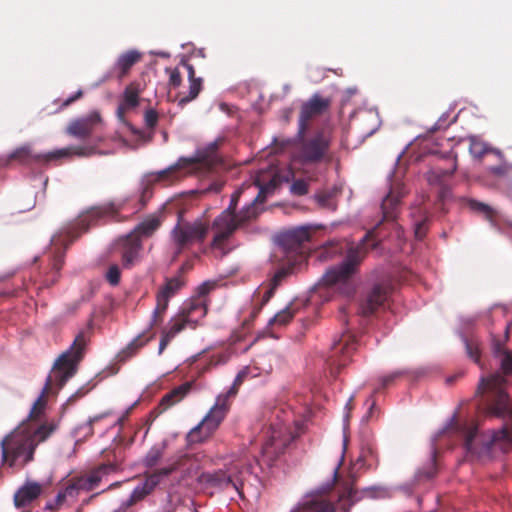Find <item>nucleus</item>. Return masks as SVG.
<instances>
[{"mask_svg": "<svg viewBox=\"0 0 512 512\" xmlns=\"http://www.w3.org/2000/svg\"><path fill=\"white\" fill-rule=\"evenodd\" d=\"M506 379L500 373L482 378L476 390V395L482 397V404L488 416H494L504 421L501 429L492 431L489 440H483L478 434V426L474 421L460 423L453 417L447 430L459 434L464 442L467 453L480 455L497 447L503 452L512 448V402L505 392Z\"/></svg>", "mask_w": 512, "mask_h": 512, "instance_id": "f257e3e1", "label": "nucleus"}, {"mask_svg": "<svg viewBox=\"0 0 512 512\" xmlns=\"http://www.w3.org/2000/svg\"><path fill=\"white\" fill-rule=\"evenodd\" d=\"M404 195L405 188L402 184L397 183L391 186L381 203V220L366 233L359 244L349 248L345 260L340 265L326 271L321 278L320 286L332 288L347 297L354 294L355 285L351 277L365 258L368 252V243L371 242L370 249L376 248L379 242L388 236L384 230H391L397 238H401L403 231L396 219Z\"/></svg>", "mask_w": 512, "mask_h": 512, "instance_id": "f03ea898", "label": "nucleus"}, {"mask_svg": "<svg viewBox=\"0 0 512 512\" xmlns=\"http://www.w3.org/2000/svg\"><path fill=\"white\" fill-rule=\"evenodd\" d=\"M56 429L54 421L44 422L37 427L22 422L0 442L2 463L22 468L32 462L37 446L46 441Z\"/></svg>", "mask_w": 512, "mask_h": 512, "instance_id": "7ed1b4c3", "label": "nucleus"}, {"mask_svg": "<svg viewBox=\"0 0 512 512\" xmlns=\"http://www.w3.org/2000/svg\"><path fill=\"white\" fill-rule=\"evenodd\" d=\"M88 341V334L85 331L79 332L70 348L55 361L41 394L34 402L26 421H24L26 424L33 426L32 422L40 419L41 415L44 413L47 404V396L52 386L55 385L58 389H61L65 383L74 376L78 364L83 358Z\"/></svg>", "mask_w": 512, "mask_h": 512, "instance_id": "20e7f679", "label": "nucleus"}, {"mask_svg": "<svg viewBox=\"0 0 512 512\" xmlns=\"http://www.w3.org/2000/svg\"><path fill=\"white\" fill-rule=\"evenodd\" d=\"M333 140L330 127L318 128L313 132H297L293 158L302 165H317L330 161L329 150Z\"/></svg>", "mask_w": 512, "mask_h": 512, "instance_id": "39448f33", "label": "nucleus"}, {"mask_svg": "<svg viewBox=\"0 0 512 512\" xmlns=\"http://www.w3.org/2000/svg\"><path fill=\"white\" fill-rule=\"evenodd\" d=\"M250 472V467L241 460L225 464L223 468L204 471L198 476L199 485L210 495L234 490L243 498V475Z\"/></svg>", "mask_w": 512, "mask_h": 512, "instance_id": "423d86ee", "label": "nucleus"}, {"mask_svg": "<svg viewBox=\"0 0 512 512\" xmlns=\"http://www.w3.org/2000/svg\"><path fill=\"white\" fill-rule=\"evenodd\" d=\"M331 487L322 488L311 495L306 496L302 502L294 507L290 512H349L356 500L354 495L356 490L353 481L345 482L337 498L333 501L329 492Z\"/></svg>", "mask_w": 512, "mask_h": 512, "instance_id": "0eeeda50", "label": "nucleus"}, {"mask_svg": "<svg viewBox=\"0 0 512 512\" xmlns=\"http://www.w3.org/2000/svg\"><path fill=\"white\" fill-rule=\"evenodd\" d=\"M312 238L311 226H298L277 236L278 251L275 257L284 264L296 266L301 264L310 251Z\"/></svg>", "mask_w": 512, "mask_h": 512, "instance_id": "6e6552de", "label": "nucleus"}, {"mask_svg": "<svg viewBox=\"0 0 512 512\" xmlns=\"http://www.w3.org/2000/svg\"><path fill=\"white\" fill-rule=\"evenodd\" d=\"M120 209L121 207L113 202L91 207L82 213L76 222L66 230L65 237L61 235L54 236L52 243L54 245L63 244L67 246L77 239L81 233L87 232L90 226L96 224L98 220L105 217H113L118 214Z\"/></svg>", "mask_w": 512, "mask_h": 512, "instance_id": "1a4fd4ad", "label": "nucleus"}, {"mask_svg": "<svg viewBox=\"0 0 512 512\" xmlns=\"http://www.w3.org/2000/svg\"><path fill=\"white\" fill-rule=\"evenodd\" d=\"M219 142L214 141L199 151L196 158L180 159L179 162L157 174V180L173 182L179 179V170L181 168L193 167L195 169L211 171L216 166L222 164V159L218 155Z\"/></svg>", "mask_w": 512, "mask_h": 512, "instance_id": "9d476101", "label": "nucleus"}, {"mask_svg": "<svg viewBox=\"0 0 512 512\" xmlns=\"http://www.w3.org/2000/svg\"><path fill=\"white\" fill-rule=\"evenodd\" d=\"M208 234V226L202 221L188 222L181 217L173 227L170 238L174 248L173 260L196 243H202Z\"/></svg>", "mask_w": 512, "mask_h": 512, "instance_id": "9b49d317", "label": "nucleus"}, {"mask_svg": "<svg viewBox=\"0 0 512 512\" xmlns=\"http://www.w3.org/2000/svg\"><path fill=\"white\" fill-rule=\"evenodd\" d=\"M230 407L224 403L223 398H216L214 405L204 418L186 435L189 445L205 442L217 431L226 418Z\"/></svg>", "mask_w": 512, "mask_h": 512, "instance_id": "f8f14e48", "label": "nucleus"}, {"mask_svg": "<svg viewBox=\"0 0 512 512\" xmlns=\"http://www.w3.org/2000/svg\"><path fill=\"white\" fill-rule=\"evenodd\" d=\"M356 347L355 338L348 334L342 335L338 341L333 343L327 359V364L332 374L339 373L340 368L348 363L351 356L356 351Z\"/></svg>", "mask_w": 512, "mask_h": 512, "instance_id": "ddd939ff", "label": "nucleus"}, {"mask_svg": "<svg viewBox=\"0 0 512 512\" xmlns=\"http://www.w3.org/2000/svg\"><path fill=\"white\" fill-rule=\"evenodd\" d=\"M331 105L329 98L314 94L308 101L304 102L300 109L298 130L299 133L308 131L310 122L321 116Z\"/></svg>", "mask_w": 512, "mask_h": 512, "instance_id": "4468645a", "label": "nucleus"}, {"mask_svg": "<svg viewBox=\"0 0 512 512\" xmlns=\"http://www.w3.org/2000/svg\"><path fill=\"white\" fill-rule=\"evenodd\" d=\"M169 475H171V469H156L151 473H145L144 482L134 488L125 502L132 507L149 495Z\"/></svg>", "mask_w": 512, "mask_h": 512, "instance_id": "2eb2a0df", "label": "nucleus"}, {"mask_svg": "<svg viewBox=\"0 0 512 512\" xmlns=\"http://www.w3.org/2000/svg\"><path fill=\"white\" fill-rule=\"evenodd\" d=\"M391 294L389 285H375L363 298L360 303V313L363 316H370L379 309L385 308Z\"/></svg>", "mask_w": 512, "mask_h": 512, "instance_id": "dca6fc26", "label": "nucleus"}, {"mask_svg": "<svg viewBox=\"0 0 512 512\" xmlns=\"http://www.w3.org/2000/svg\"><path fill=\"white\" fill-rule=\"evenodd\" d=\"M292 440L293 437L283 432L282 429H272L270 437L262 446V455L268 461H274L285 451Z\"/></svg>", "mask_w": 512, "mask_h": 512, "instance_id": "f3484780", "label": "nucleus"}, {"mask_svg": "<svg viewBox=\"0 0 512 512\" xmlns=\"http://www.w3.org/2000/svg\"><path fill=\"white\" fill-rule=\"evenodd\" d=\"M102 119L98 112H92L88 116L72 121L67 127V133L71 136L84 139L89 137Z\"/></svg>", "mask_w": 512, "mask_h": 512, "instance_id": "a211bd4d", "label": "nucleus"}, {"mask_svg": "<svg viewBox=\"0 0 512 512\" xmlns=\"http://www.w3.org/2000/svg\"><path fill=\"white\" fill-rule=\"evenodd\" d=\"M142 57V53L135 49L121 53L114 63L111 74L108 77L115 76L118 80H122L129 74L132 67L141 61Z\"/></svg>", "mask_w": 512, "mask_h": 512, "instance_id": "6ab92c4d", "label": "nucleus"}, {"mask_svg": "<svg viewBox=\"0 0 512 512\" xmlns=\"http://www.w3.org/2000/svg\"><path fill=\"white\" fill-rule=\"evenodd\" d=\"M46 154H34L29 144H25L16 148L7 157L0 158V167L7 166L12 162H18L23 165L30 164L31 162L48 163L45 159Z\"/></svg>", "mask_w": 512, "mask_h": 512, "instance_id": "aec40b11", "label": "nucleus"}, {"mask_svg": "<svg viewBox=\"0 0 512 512\" xmlns=\"http://www.w3.org/2000/svg\"><path fill=\"white\" fill-rule=\"evenodd\" d=\"M114 467L110 464H101L87 474L74 476L80 491H92L96 489L102 481L103 476L112 471Z\"/></svg>", "mask_w": 512, "mask_h": 512, "instance_id": "412c9836", "label": "nucleus"}, {"mask_svg": "<svg viewBox=\"0 0 512 512\" xmlns=\"http://www.w3.org/2000/svg\"><path fill=\"white\" fill-rule=\"evenodd\" d=\"M43 485L35 481H26L14 494L16 508H23L35 501L43 492Z\"/></svg>", "mask_w": 512, "mask_h": 512, "instance_id": "4be33fe9", "label": "nucleus"}, {"mask_svg": "<svg viewBox=\"0 0 512 512\" xmlns=\"http://www.w3.org/2000/svg\"><path fill=\"white\" fill-rule=\"evenodd\" d=\"M447 166L434 165L427 173V180L432 185H440L443 181L451 177L457 169L456 158H448Z\"/></svg>", "mask_w": 512, "mask_h": 512, "instance_id": "5701e85b", "label": "nucleus"}, {"mask_svg": "<svg viewBox=\"0 0 512 512\" xmlns=\"http://www.w3.org/2000/svg\"><path fill=\"white\" fill-rule=\"evenodd\" d=\"M142 242L136 236L127 235L122 251V263L125 268H131L139 256Z\"/></svg>", "mask_w": 512, "mask_h": 512, "instance_id": "b1692460", "label": "nucleus"}, {"mask_svg": "<svg viewBox=\"0 0 512 512\" xmlns=\"http://www.w3.org/2000/svg\"><path fill=\"white\" fill-rule=\"evenodd\" d=\"M184 286L185 279L183 276L176 275L168 278L164 286L157 292L156 297L160 299L161 305L165 306V303L169 304L170 298L177 294Z\"/></svg>", "mask_w": 512, "mask_h": 512, "instance_id": "393cba45", "label": "nucleus"}, {"mask_svg": "<svg viewBox=\"0 0 512 512\" xmlns=\"http://www.w3.org/2000/svg\"><path fill=\"white\" fill-rule=\"evenodd\" d=\"M95 152L92 147H66L62 149H57L55 151H51L46 153L44 156L47 161H57L61 158L70 157L72 155H77L81 157H87L93 155Z\"/></svg>", "mask_w": 512, "mask_h": 512, "instance_id": "a878e982", "label": "nucleus"}, {"mask_svg": "<svg viewBox=\"0 0 512 512\" xmlns=\"http://www.w3.org/2000/svg\"><path fill=\"white\" fill-rule=\"evenodd\" d=\"M143 91V86L138 81L128 84L123 93V101L119 109L129 110L139 104V95Z\"/></svg>", "mask_w": 512, "mask_h": 512, "instance_id": "bb28decb", "label": "nucleus"}, {"mask_svg": "<svg viewBox=\"0 0 512 512\" xmlns=\"http://www.w3.org/2000/svg\"><path fill=\"white\" fill-rule=\"evenodd\" d=\"M162 469H171V474L176 471H182L184 475H191L198 469V462L194 455L184 454Z\"/></svg>", "mask_w": 512, "mask_h": 512, "instance_id": "cd10ccee", "label": "nucleus"}, {"mask_svg": "<svg viewBox=\"0 0 512 512\" xmlns=\"http://www.w3.org/2000/svg\"><path fill=\"white\" fill-rule=\"evenodd\" d=\"M193 386V382H185L174 389H172L169 393H167L160 402V407H163V410L173 406L174 404L180 402L191 390Z\"/></svg>", "mask_w": 512, "mask_h": 512, "instance_id": "c85d7f7f", "label": "nucleus"}, {"mask_svg": "<svg viewBox=\"0 0 512 512\" xmlns=\"http://www.w3.org/2000/svg\"><path fill=\"white\" fill-rule=\"evenodd\" d=\"M181 311L183 313L191 312V323L194 328L197 322L207 314V301L201 297H193Z\"/></svg>", "mask_w": 512, "mask_h": 512, "instance_id": "c756f323", "label": "nucleus"}, {"mask_svg": "<svg viewBox=\"0 0 512 512\" xmlns=\"http://www.w3.org/2000/svg\"><path fill=\"white\" fill-rule=\"evenodd\" d=\"M214 226L219 229V232L213 237L211 247L215 249H223L225 242L237 229V225L230 224L225 221L222 224H218L216 218L214 221Z\"/></svg>", "mask_w": 512, "mask_h": 512, "instance_id": "7c9ffc66", "label": "nucleus"}, {"mask_svg": "<svg viewBox=\"0 0 512 512\" xmlns=\"http://www.w3.org/2000/svg\"><path fill=\"white\" fill-rule=\"evenodd\" d=\"M161 222L157 217H149L146 220L142 221L138 224L133 231H131L128 235L136 236L138 239H142V237H150L154 234L156 230L160 227Z\"/></svg>", "mask_w": 512, "mask_h": 512, "instance_id": "2f4dec72", "label": "nucleus"}, {"mask_svg": "<svg viewBox=\"0 0 512 512\" xmlns=\"http://www.w3.org/2000/svg\"><path fill=\"white\" fill-rule=\"evenodd\" d=\"M147 332H143L134 338L127 347L120 353V359L126 360L132 356H134L139 349L144 347L150 340L153 339L154 334L146 335Z\"/></svg>", "mask_w": 512, "mask_h": 512, "instance_id": "473e14b6", "label": "nucleus"}, {"mask_svg": "<svg viewBox=\"0 0 512 512\" xmlns=\"http://www.w3.org/2000/svg\"><path fill=\"white\" fill-rule=\"evenodd\" d=\"M187 325H191V312L183 313L180 311L178 315L173 317L169 321V326L166 330H164L170 337L174 338L178 333L183 331Z\"/></svg>", "mask_w": 512, "mask_h": 512, "instance_id": "72a5a7b5", "label": "nucleus"}, {"mask_svg": "<svg viewBox=\"0 0 512 512\" xmlns=\"http://www.w3.org/2000/svg\"><path fill=\"white\" fill-rule=\"evenodd\" d=\"M468 206L471 210L482 214L486 220L490 222L491 226L500 230V226L496 220L497 212L492 207L474 199L468 201Z\"/></svg>", "mask_w": 512, "mask_h": 512, "instance_id": "f704fd0d", "label": "nucleus"}, {"mask_svg": "<svg viewBox=\"0 0 512 512\" xmlns=\"http://www.w3.org/2000/svg\"><path fill=\"white\" fill-rule=\"evenodd\" d=\"M436 458L437 451L436 449H433L427 463L416 472L415 478L417 481L430 480L437 474L438 468Z\"/></svg>", "mask_w": 512, "mask_h": 512, "instance_id": "c9c22d12", "label": "nucleus"}, {"mask_svg": "<svg viewBox=\"0 0 512 512\" xmlns=\"http://www.w3.org/2000/svg\"><path fill=\"white\" fill-rule=\"evenodd\" d=\"M241 193H242L241 190H237L231 195V200H230L229 206L226 208V210H224L221 213V215H219L217 217L218 224H222L225 221L227 223L237 225L236 219H235V213H236V208H237V204H238L239 198L241 196Z\"/></svg>", "mask_w": 512, "mask_h": 512, "instance_id": "e433bc0d", "label": "nucleus"}, {"mask_svg": "<svg viewBox=\"0 0 512 512\" xmlns=\"http://www.w3.org/2000/svg\"><path fill=\"white\" fill-rule=\"evenodd\" d=\"M166 450V443L161 442L153 445L143 459V465L147 468L155 467L163 458Z\"/></svg>", "mask_w": 512, "mask_h": 512, "instance_id": "4c0bfd02", "label": "nucleus"}, {"mask_svg": "<svg viewBox=\"0 0 512 512\" xmlns=\"http://www.w3.org/2000/svg\"><path fill=\"white\" fill-rule=\"evenodd\" d=\"M297 312V309L294 308L293 304L290 303L287 307H285L283 310L279 311L274 317H272L268 325L273 326H285L287 325L295 316Z\"/></svg>", "mask_w": 512, "mask_h": 512, "instance_id": "58836bf2", "label": "nucleus"}, {"mask_svg": "<svg viewBox=\"0 0 512 512\" xmlns=\"http://www.w3.org/2000/svg\"><path fill=\"white\" fill-rule=\"evenodd\" d=\"M469 151L475 158H482L486 153L493 152L499 157H502V153L499 150L489 149L485 143L476 138L470 139Z\"/></svg>", "mask_w": 512, "mask_h": 512, "instance_id": "ea45409f", "label": "nucleus"}, {"mask_svg": "<svg viewBox=\"0 0 512 512\" xmlns=\"http://www.w3.org/2000/svg\"><path fill=\"white\" fill-rule=\"evenodd\" d=\"M110 413L104 412L94 417H91L85 424L77 427L76 432L78 435H82L84 438L91 437L94 434L93 425L100 420L109 416Z\"/></svg>", "mask_w": 512, "mask_h": 512, "instance_id": "a19ab883", "label": "nucleus"}, {"mask_svg": "<svg viewBox=\"0 0 512 512\" xmlns=\"http://www.w3.org/2000/svg\"><path fill=\"white\" fill-rule=\"evenodd\" d=\"M257 214V207L254 202H251L249 205L245 206L238 214L235 213L237 228L245 222L256 218Z\"/></svg>", "mask_w": 512, "mask_h": 512, "instance_id": "79ce46f5", "label": "nucleus"}, {"mask_svg": "<svg viewBox=\"0 0 512 512\" xmlns=\"http://www.w3.org/2000/svg\"><path fill=\"white\" fill-rule=\"evenodd\" d=\"M202 88V79L189 81V94L179 99L178 105L183 107L193 99H195L200 93Z\"/></svg>", "mask_w": 512, "mask_h": 512, "instance_id": "37998d69", "label": "nucleus"}, {"mask_svg": "<svg viewBox=\"0 0 512 512\" xmlns=\"http://www.w3.org/2000/svg\"><path fill=\"white\" fill-rule=\"evenodd\" d=\"M314 199L317 202V204L323 209L334 211L337 208V203L334 200L332 194L330 193L323 192L315 194Z\"/></svg>", "mask_w": 512, "mask_h": 512, "instance_id": "c03bdc74", "label": "nucleus"}, {"mask_svg": "<svg viewBox=\"0 0 512 512\" xmlns=\"http://www.w3.org/2000/svg\"><path fill=\"white\" fill-rule=\"evenodd\" d=\"M465 342V348L468 356L476 363H480V345L476 340H469L467 338L464 339Z\"/></svg>", "mask_w": 512, "mask_h": 512, "instance_id": "a18cd8bd", "label": "nucleus"}, {"mask_svg": "<svg viewBox=\"0 0 512 512\" xmlns=\"http://www.w3.org/2000/svg\"><path fill=\"white\" fill-rule=\"evenodd\" d=\"M161 304L162 303H161L160 299L156 297V307L153 311L151 323H150L148 330H150L153 326L162 322L163 316L168 308V304L165 303V306H162Z\"/></svg>", "mask_w": 512, "mask_h": 512, "instance_id": "49530a36", "label": "nucleus"}, {"mask_svg": "<svg viewBox=\"0 0 512 512\" xmlns=\"http://www.w3.org/2000/svg\"><path fill=\"white\" fill-rule=\"evenodd\" d=\"M62 491L65 493L67 498L76 499L80 493V489L76 483L74 477L68 479L62 486Z\"/></svg>", "mask_w": 512, "mask_h": 512, "instance_id": "de8ad7c7", "label": "nucleus"}, {"mask_svg": "<svg viewBox=\"0 0 512 512\" xmlns=\"http://www.w3.org/2000/svg\"><path fill=\"white\" fill-rule=\"evenodd\" d=\"M290 191L295 196H304L309 192V182L304 179L293 181Z\"/></svg>", "mask_w": 512, "mask_h": 512, "instance_id": "09e8293b", "label": "nucleus"}, {"mask_svg": "<svg viewBox=\"0 0 512 512\" xmlns=\"http://www.w3.org/2000/svg\"><path fill=\"white\" fill-rule=\"evenodd\" d=\"M287 267H282L279 270L276 271L274 276L272 277L269 285L278 288V286L282 283V281L287 277V275L291 272L292 268L294 266H290L289 264H286Z\"/></svg>", "mask_w": 512, "mask_h": 512, "instance_id": "8fccbe9b", "label": "nucleus"}, {"mask_svg": "<svg viewBox=\"0 0 512 512\" xmlns=\"http://www.w3.org/2000/svg\"><path fill=\"white\" fill-rule=\"evenodd\" d=\"M509 337V326L505 328V340L502 341L497 339L495 336L492 337V351L493 354L497 357L505 353L507 350L505 349V342Z\"/></svg>", "mask_w": 512, "mask_h": 512, "instance_id": "3c124183", "label": "nucleus"}, {"mask_svg": "<svg viewBox=\"0 0 512 512\" xmlns=\"http://www.w3.org/2000/svg\"><path fill=\"white\" fill-rule=\"evenodd\" d=\"M106 280L112 286H117L121 280V271L118 265H110L106 272Z\"/></svg>", "mask_w": 512, "mask_h": 512, "instance_id": "603ef678", "label": "nucleus"}, {"mask_svg": "<svg viewBox=\"0 0 512 512\" xmlns=\"http://www.w3.org/2000/svg\"><path fill=\"white\" fill-rule=\"evenodd\" d=\"M404 374H405L404 371L397 370V371H394V372H392V373H390L388 375H385V376L381 377L380 378V383H381L380 388L390 387L391 385H393L395 383V381L400 379Z\"/></svg>", "mask_w": 512, "mask_h": 512, "instance_id": "864d4df0", "label": "nucleus"}, {"mask_svg": "<svg viewBox=\"0 0 512 512\" xmlns=\"http://www.w3.org/2000/svg\"><path fill=\"white\" fill-rule=\"evenodd\" d=\"M501 356V369L505 375L512 374V351H506Z\"/></svg>", "mask_w": 512, "mask_h": 512, "instance_id": "5fc2aeb1", "label": "nucleus"}, {"mask_svg": "<svg viewBox=\"0 0 512 512\" xmlns=\"http://www.w3.org/2000/svg\"><path fill=\"white\" fill-rule=\"evenodd\" d=\"M216 287V282L214 281H206L198 286L195 297H201L205 299V297Z\"/></svg>", "mask_w": 512, "mask_h": 512, "instance_id": "6e6d98bb", "label": "nucleus"}, {"mask_svg": "<svg viewBox=\"0 0 512 512\" xmlns=\"http://www.w3.org/2000/svg\"><path fill=\"white\" fill-rule=\"evenodd\" d=\"M239 387L232 384V386L225 392L219 394L216 398H223L224 403L231 407V399L238 393Z\"/></svg>", "mask_w": 512, "mask_h": 512, "instance_id": "4d7b16f0", "label": "nucleus"}, {"mask_svg": "<svg viewBox=\"0 0 512 512\" xmlns=\"http://www.w3.org/2000/svg\"><path fill=\"white\" fill-rule=\"evenodd\" d=\"M427 229H428V226H427V220L426 219L417 222L415 224V230H414L415 237L418 240H422L425 237L426 233H427Z\"/></svg>", "mask_w": 512, "mask_h": 512, "instance_id": "13d9d810", "label": "nucleus"}, {"mask_svg": "<svg viewBox=\"0 0 512 512\" xmlns=\"http://www.w3.org/2000/svg\"><path fill=\"white\" fill-rule=\"evenodd\" d=\"M145 123L150 129L154 128L158 122V114L155 110L150 109L145 112Z\"/></svg>", "mask_w": 512, "mask_h": 512, "instance_id": "bf43d9fd", "label": "nucleus"}, {"mask_svg": "<svg viewBox=\"0 0 512 512\" xmlns=\"http://www.w3.org/2000/svg\"><path fill=\"white\" fill-rule=\"evenodd\" d=\"M490 173L496 176H503L512 171V165L502 164L498 166H492L489 168Z\"/></svg>", "mask_w": 512, "mask_h": 512, "instance_id": "052dcab7", "label": "nucleus"}, {"mask_svg": "<svg viewBox=\"0 0 512 512\" xmlns=\"http://www.w3.org/2000/svg\"><path fill=\"white\" fill-rule=\"evenodd\" d=\"M169 73H170L169 84L173 87L180 86L181 81H182L180 71L177 68H175V69H170Z\"/></svg>", "mask_w": 512, "mask_h": 512, "instance_id": "680f3d73", "label": "nucleus"}, {"mask_svg": "<svg viewBox=\"0 0 512 512\" xmlns=\"http://www.w3.org/2000/svg\"><path fill=\"white\" fill-rule=\"evenodd\" d=\"M276 290V288L269 285V288L265 291V293L262 296V300L258 311L269 302V300L274 296Z\"/></svg>", "mask_w": 512, "mask_h": 512, "instance_id": "e2e57ef3", "label": "nucleus"}, {"mask_svg": "<svg viewBox=\"0 0 512 512\" xmlns=\"http://www.w3.org/2000/svg\"><path fill=\"white\" fill-rule=\"evenodd\" d=\"M82 96H83V91L80 89L74 95H72L69 98H67L66 100H64L60 106V109H64V108L68 107L69 105H71L72 103H74L75 101L80 99Z\"/></svg>", "mask_w": 512, "mask_h": 512, "instance_id": "0e129e2a", "label": "nucleus"}, {"mask_svg": "<svg viewBox=\"0 0 512 512\" xmlns=\"http://www.w3.org/2000/svg\"><path fill=\"white\" fill-rule=\"evenodd\" d=\"M172 339L173 338L170 337L169 334L163 331V335L159 343V353H162L164 351V349L167 347V345L170 343Z\"/></svg>", "mask_w": 512, "mask_h": 512, "instance_id": "69168bd1", "label": "nucleus"}, {"mask_svg": "<svg viewBox=\"0 0 512 512\" xmlns=\"http://www.w3.org/2000/svg\"><path fill=\"white\" fill-rule=\"evenodd\" d=\"M194 263L192 260H186L179 268L178 275L183 276L186 272L193 269Z\"/></svg>", "mask_w": 512, "mask_h": 512, "instance_id": "338daca9", "label": "nucleus"}, {"mask_svg": "<svg viewBox=\"0 0 512 512\" xmlns=\"http://www.w3.org/2000/svg\"><path fill=\"white\" fill-rule=\"evenodd\" d=\"M63 266V254L58 253L54 256L53 269L58 273Z\"/></svg>", "mask_w": 512, "mask_h": 512, "instance_id": "774afa93", "label": "nucleus"}]
</instances>
